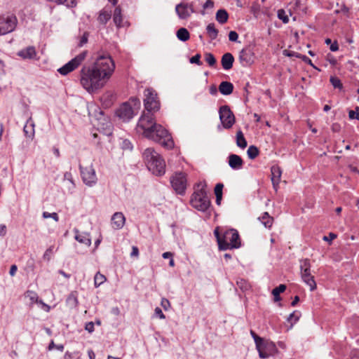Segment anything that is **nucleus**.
<instances>
[{"label":"nucleus","mask_w":359,"mask_h":359,"mask_svg":"<svg viewBox=\"0 0 359 359\" xmlns=\"http://www.w3.org/2000/svg\"><path fill=\"white\" fill-rule=\"evenodd\" d=\"M144 94L145 97L144 104L147 112H144L140 118L137 126V132L164 147L172 148L174 142L170 135L165 128L155 122L154 115L151 114L152 111H157L160 107L156 93L152 88H147Z\"/></svg>","instance_id":"nucleus-1"},{"label":"nucleus","mask_w":359,"mask_h":359,"mask_svg":"<svg viewBox=\"0 0 359 359\" xmlns=\"http://www.w3.org/2000/svg\"><path fill=\"white\" fill-rule=\"evenodd\" d=\"M107 81L93 67H83L81 70V83L88 92L102 88Z\"/></svg>","instance_id":"nucleus-2"},{"label":"nucleus","mask_w":359,"mask_h":359,"mask_svg":"<svg viewBox=\"0 0 359 359\" xmlns=\"http://www.w3.org/2000/svg\"><path fill=\"white\" fill-rule=\"evenodd\" d=\"M93 67L102 77L108 81L114 72L115 64L111 56L106 53L100 55L95 60Z\"/></svg>","instance_id":"nucleus-3"},{"label":"nucleus","mask_w":359,"mask_h":359,"mask_svg":"<svg viewBox=\"0 0 359 359\" xmlns=\"http://www.w3.org/2000/svg\"><path fill=\"white\" fill-rule=\"evenodd\" d=\"M205 183L198 184V189L193 194L191 198V204L193 208L199 211L205 212L210 206V201L205 190Z\"/></svg>","instance_id":"nucleus-4"},{"label":"nucleus","mask_w":359,"mask_h":359,"mask_svg":"<svg viewBox=\"0 0 359 359\" xmlns=\"http://www.w3.org/2000/svg\"><path fill=\"white\" fill-rule=\"evenodd\" d=\"M140 101L137 97H132L129 102L120 106L116 111L117 116L124 121L130 120L140 108Z\"/></svg>","instance_id":"nucleus-5"},{"label":"nucleus","mask_w":359,"mask_h":359,"mask_svg":"<svg viewBox=\"0 0 359 359\" xmlns=\"http://www.w3.org/2000/svg\"><path fill=\"white\" fill-rule=\"evenodd\" d=\"M240 246L239 235L234 229L226 231L222 235V239L219 241V249L221 250L238 248Z\"/></svg>","instance_id":"nucleus-6"},{"label":"nucleus","mask_w":359,"mask_h":359,"mask_svg":"<svg viewBox=\"0 0 359 359\" xmlns=\"http://www.w3.org/2000/svg\"><path fill=\"white\" fill-rule=\"evenodd\" d=\"M18 19L14 15H0V35H5L15 30Z\"/></svg>","instance_id":"nucleus-7"},{"label":"nucleus","mask_w":359,"mask_h":359,"mask_svg":"<svg viewBox=\"0 0 359 359\" xmlns=\"http://www.w3.org/2000/svg\"><path fill=\"white\" fill-rule=\"evenodd\" d=\"M87 55V52L83 51L79 55H77L75 57H74L72 60H71L69 62H68L67 64H65L64 66L58 69V72L62 75H67L69 72L74 71L75 69H76L81 62L85 60L86 57Z\"/></svg>","instance_id":"nucleus-8"},{"label":"nucleus","mask_w":359,"mask_h":359,"mask_svg":"<svg viewBox=\"0 0 359 359\" xmlns=\"http://www.w3.org/2000/svg\"><path fill=\"white\" fill-rule=\"evenodd\" d=\"M219 119L222 126L226 129L231 128L235 123V116L230 108L226 106H222L219 110Z\"/></svg>","instance_id":"nucleus-9"},{"label":"nucleus","mask_w":359,"mask_h":359,"mask_svg":"<svg viewBox=\"0 0 359 359\" xmlns=\"http://www.w3.org/2000/svg\"><path fill=\"white\" fill-rule=\"evenodd\" d=\"M172 188L179 194H184L187 188V177L183 172L175 173L170 180Z\"/></svg>","instance_id":"nucleus-10"},{"label":"nucleus","mask_w":359,"mask_h":359,"mask_svg":"<svg viewBox=\"0 0 359 359\" xmlns=\"http://www.w3.org/2000/svg\"><path fill=\"white\" fill-rule=\"evenodd\" d=\"M81 175L84 184L88 187H93L97 182V176L95 169L92 165L86 168H83L81 165H79Z\"/></svg>","instance_id":"nucleus-11"},{"label":"nucleus","mask_w":359,"mask_h":359,"mask_svg":"<svg viewBox=\"0 0 359 359\" xmlns=\"http://www.w3.org/2000/svg\"><path fill=\"white\" fill-rule=\"evenodd\" d=\"M256 348L261 358H266L277 351L276 345L273 342L264 341V340L260 344L257 341Z\"/></svg>","instance_id":"nucleus-12"},{"label":"nucleus","mask_w":359,"mask_h":359,"mask_svg":"<svg viewBox=\"0 0 359 359\" xmlns=\"http://www.w3.org/2000/svg\"><path fill=\"white\" fill-rule=\"evenodd\" d=\"M144 161L149 170H157L156 167L154 165V162L161 156L153 148L146 149L142 154Z\"/></svg>","instance_id":"nucleus-13"},{"label":"nucleus","mask_w":359,"mask_h":359,"mask_svg":"<svg viewBox=\"0 0 359 359\" xmlns=\"http://www.w3.org/2000/svg\"><path fill=\"white\" fill-rule=\"evenodd\" d=\"M175 12L179 18L184 20L191 15L194 9L191 4L180 3L175 6Z\"/></svg>","instance_id":"nucleus-14"},{"label":"nucleus","mask_w":359,"mask_h":359,"mask_svg":"<svg viewBox=\"0 0 359 359\" xmlns=\"http://www.w3.org/2000/svg\"><path fill=\"white\" fill-rule=\"evenodd\" d=\"M255 55L250 47L241 50L239 53V60L243 66H248L254 62Z\"/></svg>","instance_id":"nucleus-15"},{"label":"nucleus","mask_w":359,"mask_h":359,"mask_svg":"<svg viewBox=\"0 0 359 359\" xmlns=\"http://www.w3.org/2000/svg\"><path fill=\"white\" fill-rule=\"evenodd\" d=\"M301 277L303 282L309 286L311 291L316 289V283L314 280V276L311 273V270L302 271Z\"/></svg>","instance_id":"nucleus-16"},{"label":"nucleus","mask_w":359,"mask_h":359,"mask_svg":"<svg viewBox=\"0 0 359 359\" xmlns=\"http://www.w3.org/2000/svg\"><path fill=\"white\" fill-rule=\"evenodd\" d=\"M271 182L273 187L276 191H277L279 182L280 181L282 171L278 165H273L271 168Z\"/></svg>","instance_id":"nucleus-17"},{"label":"nucleus","mask_w":359,"mask_h":359,"mask_svg":"<svg viewBox=\"0 0 359 359\" xmlns=\"http://www.w3.org/2000/svg\"><path fill=\"white\" fill-rule=\"evenodd\" d=\"M126 222V218L123 214L121 212H115L111 217V224L115 229H121Z\"/></svg>","instance_id":"nucleus-18"},{"label":"nucleus","mask_w":359,"mask_h":359,"mask_svg":"<svg viewBox=\"0 0 359 359\" xmlns=\"http://www.w3.org/2000/svg\"><path fill=\"white\" fill-rule=\"evenodd\" d=\"M243 165V161L241 156L236 154L229 156V165L233 170H240Z\"/></svg>","instance_id":"nucleus-19"},{"label":"nucleus","mask_w":359,"mask_h":359,"mask_svg":"<svg viewBox=\"0 0 359 359\" xmlns=\"http://www.w3.org/2000/svg\"><path fill=\"white\" fill-rule=\"evenodd\" d=\"M74 231L75 233L74 238L78 242L83 243L86 246H90L91 245V238L89 233L85 232L80 233L79 230L76 229Z\"/></svg>","instance_id":"nucleus-20"},{"label":"nucleus","mask_w":359,"mask_h":359,"mask_svg":"<svg viewBox=\"0 0 359 359\" xmlns=\"http://www.w3.org/2000/svg\"><path fill=\"white\" fill-rule=\"evenodd\" d=\"M18 55L23 59H34L36 52L34 46H29L18 51Z\"/></svg>","instance_id":"nucleus-21"},{"label":"nucleus","mask_w":359,"mask_h":359,"mask_svg":"<svg viewBox=\"0 0 359 359\" xmlns=\"http://www.w3.org/2000/svg\"><path fill=\"white\" fill-rule=\"evenodd\" d=\"M154 165L156 167L157 170H150L153 174L161 176L165 173V163L161 156L155 160L154 162Z\"/></svg>","instance_id":"nucleus-22"},{"label":"nucleus","mask_w":359,"mask_h":359,"mask_svg":"<svg viewBox=\"0 0 359 359\" xmlns=\"http://www.w3.org/2000/svg\"><path fill=\"white\" fill-rule=\"evenodd\" d=\"M234 62V57L230 53H224L221 60L222 67L225 70H229L232 68Z\"/></svg>","instance_id":"nucleus-23"},{"label":"nucleus","mask_w":359,"mask_h":359,"mask_svg":"<svg viewBox=\"0 0 359 359\" xmlns=\"http://www.w3.org/2000/svg\"><path fill=\"white\" fill-rule=\"evenodd\" d=\"M26 137L33 138L34 136V123L32 118H29L23 128Z\"/></svg>","instance_id":"nucleus-24"},{"label":"nucleus","mask_w":359,"mask_h":359,"mask_svg":"<svg viewBox=\"0 0 359 359\" xmlns=\"http://www.w3.org/2000/svg\"><path fill=\"white\" fill-rule=\"evenodd\" d=\"M233 90V86L228 81H222L219 86V92L224 95H230Z\"/></svg>","instance_id":"nucleus-25"},{"label":"nucleus","mask_w":359,"mask_h":359,"mask_svg":"<svg viewBox=\"0 0 359 359\" xmlns=\"http://www.w3.org/2000/svg\"><path fill=\"white\" fill-rule=\"evenodd\" d=\"M258 219L266 228H270L273 222V218L271 217L268 212H265L261 217H258Z\"/></svg>","instance_id":"nucleus-26"},{"label":"nucleus","mask_w":359,"mask_h":359,"mask_svg":"<svg viewBox=\"0 0 359 359\" xmlns=\"http://www.w3.org/2000/svg\"><path fill=\"white\" fill-rule=\"evenodd\" d=\"M236 145L241 149H245L247 147L248 144H247V141L244 137V135L241 130H238L236 133Z\"/></svg>","instance_id":"nucleus-27"},{"label":"nucleus","mask_w":359,"mask_h":359,"mask_svg":"<svg viewBox=\"0 0 359 359\" xmlns=\"http://www.w3.org/2000/svg\"><path fill=\"white\" fill-rule=\"evenodd\" d=\"M177 37L182 41H187L190 38V34L186 28L182 27L177 31Z\"/></svg>","instance_id":"nucleus-28"},{"label":"nucleus","mask_w":359,"mask_h":359,"mask_svg":"<svg viewBox=\"0 0 359 359\" xmlns=\"http://www.w3.org/2000/svg\"><path fill=\"white\" fill-rule=\"evenodd\" d=\"M229 14L224 9H219L216 13V20L220 24H224L228 20Z\"/></svg>","instance_id":"nucleus-29"},{"label":"nucleus","mask_w":359,"mask_h":359,"mask_svg":"<svg viewBox=\"0 0 359 359\" xmlns=\"http://www.w3.org/2000/svg\"><path fill=\"white\" fill-rule=\"evenodd\" d=\"M111 11H107L106 10H102L100 11V15L98 16L97 20L101 24H106L108 20L111 18Z\"/></svg>","instance_id":"nucleus-30"},{"label":"nucleus","mask_w":359,"mask_h":359,"mask_svg":"<svg viewBox=\"0 0 359 359\" xmlns=\"http://www.w3.org/2000/svg\"><path fill=\"white\" fill-rule=\"evenodd\" d=\"M206 31L208 36L214 40L217 38L218 35V30L215 28V25L214 23H210L207 25Z\"/></svg>","instance_id":"nucleus-31"},{"label":"nucleus","mask_w":359,"mask_h":359,"mask_svg":"<svg viewBox=\"0 0 359 359\" xmlns=\"http://www.w3.org/2000/svg\"><path fill=\"white\" fill-rule=\"evenodd\" d=\"M224 185L222 183H218L216 184L215 187V194L216 196V203L217 205H220L221 201L222 198V189H223Z\"/></svg>","instance_id":"nucleus-32"},{"label":"nucleus","mask_w":359,"mask_h":359,"mask_svg":"<svg viewBox=\"0 0 359 359\" xmlns=\"http://www.w3.org/2000/svg\"><path fill=\"white\" fill-rule=\"evenodd\" d=\"M286 289V286L280 284L279 286L275 287L272 290V294L274 296V301L278 302L280 300V293L283 292Z\"/></svg>","instance_id":"nucleus-33"},{"label":"nucleus","mask_w":359,"mask_h":359,"mask_svg":"<svg viewBox=\"0 0 359 359\" xmlns=\"http://www.w3.org/2000/svg\"><path fill=\"white\" fill-rule=\"evenodd\" d=\"M113 20L117 27H121L122 23L121 10L120 7H116L114 12Z\"/></svg>","instance_id":"nucleus-34"},{"label":"nucleus","mask_w":359,"mask_h":359,"mask_svg":"<svg viewBox=\"0 0 359 359\" xmlns=\"http://www.w3.org/2000/svg\"><path fill=\"white\" fill-rule=\"evenodd\" d=\"M106 277L101 274L100 272H97L94 277V284L96 287H99L100 285L104 283L106 281Z\"/></svg>","instance_id":"nucleus-35"},{"label":"nucleus","mask_w":359,"mask_h":359,"mask_svg":"<svg viewBox=\"0 0 359 359\" xmlns=\"http://www.w3.org/2000/svg\"><path fill=\"white\" fill-rule=\"evenodd\" d=\"M247 154L249 158L254 159L258 156L259 150L257 147L251 145L248 147Z\"/></svg>","instance_id":"nucleus-36"},{"label":"nucleus","mask_w":359,"mask_h":359,"mask_svg":"<svg viewBox=\"0 0 359 359\" xmlns=\"http://www.w3.org/2000/svg\"><path fill=\"white\" fill-rule=\"evenodd\" d=\"M64 180L69 183L70 186L68 187L69 189H74L75 188V184L73 180V177L71 172H66L64 174Z\"/></svg>","instance_id":"nucleus-37"},{"label":"nucleus","mask_w":359,"mask_h":359,"mask_svg":"<svg viewBox=\"0 0 359 359\" xmlns=\"http://www.w3.org/2000/svg\"><path fill=\"white\" fill-rule=\"evenodd\" d=\"M205 60L210 67L215 66L217 62L215 56L211 53H205Z\"/></svg>","instance_id":"nucleus-38"},{"label":"nucleus","mask_w":359,"mask_h":359,"mask_svg":"<svg viewBox=\"0 0 359 359\" xmlns=\"http://www.w3.org/2000/svg\"><path fill=\"white\" fill-rule=\"evenodd\" d=\"M311 270V263L309 259H304L300 261V271Z\"/></svg>","instance_id":"nucleus-39"},{"label":"nucleus","mask_w":359,"mask_h":359,"mask_svg":"<svg viewBox=\"0 0 359 359\" xmlns=\"http://www.w3.org/2000/svg\"><path fill=\"white\" fill-rule=\"evenodd\" d=\"M330 81L334 88L341 89L343 87V85L340 79H338L337 77L331 76L330 79Z\"/></svg>","instance_id":"nucleus-40"},{"label":"nucleus","mask_w":359,"mask_h":359,"mask_svg":"<svg viewBox=\"0 0 359 359\" xmlns=\"http://www.w3.org/2000/svg\"><path fill=\"white\" fill-rule=\"evenodd\" d=\"M25 297L29 299L32 304L36 302L38 299L37 294L32 290L27 291L25 292Z\"/></svg>","instance_id":"nucleus-41"},{"label":"nucleus","mask_w":359,"mask_h":359,"mask_svg":"<svg viewBox=\"0 0 359 359\" xmlns=\"http://www.w3.org/2000/svg\"><path fill=\"white\" fill-rule=\"evenodd\" d=\"M300 314L299 313H296L295 311L290 313L287 318V321L291 323L290 327H292L293 324L298 321L299 318Z\"/></svg>","instance_id":"nucleus-42"},{"label":"nucleus","mask_w":359,"mask_h":359,"mask_svg":"<svg viewBox=\"0 0 359 359\" xmlns=\"http://www.w3.org/2000/svg\"><path fill=\"white\" fill-rule=\"evenodd\" d=\"M80 353L79 351H74L73 353L67 351L64 355V359H79Z\"/></svg>","instance_id":"nucleus-43"},{"label":"nucleus","mask_w":359,"mask_h":359,"mask_svg":"<svg viewBox=\"0 0 359 359\" xmlns=\"http://www.w3.org/2000/svg\"><path fill=\"white\" fill-rule=\"evenodd\" d=\"M278 18L284 23H287L289 22V18L283 9H280L278 11Z\"/></svg>","instance_id":"nucleus-44"},{"label":"nucleus","mask_w":359,"mask_h":359,"mask_svg":"<svg viewBox=\"0 0 359 359\" xmlns=\"http://www.w3.org/2000/svg\"><path fill=\"white\" fill-rule=\"evenodd\" d=\"M189 62L192 64H196L198 65H201L202 62L201 61V55L196 54L192 57L190 58Z\"/></svg>","instance_id":"nucleus-45"},{"label":"nucleus","mask_w":359,"mask_h":359,"mask_svg":"<svg viewBox=\"0 0 359 359\" xmlns=\"http://www.w3.org/2000/svg\"><path fill=\"white\" fill-rule=\"evenodd\" d=\"M359 107H356V110H350L348 112V116L351 119L359 120Z\"/></svg>","instance_id":"nucleus-46"},{"label":"nucleus","mask_w":359,"mask_h":359,"mask_svg":"<svg viewBox=\"0 0 359 359\" xmlns=\"http://www.w3.org/2000/svg\"><path fill=\"white\" fill-rule=\"evenodd\" d=\"M55 348L60 351H62L64 350V346L62 344L55 345L54 341L52 340L49 344L48 348L49 351H51Z\"/></svg>","instance_id":"nucleus-47"},{"label":"nucleus","mask_w":359,"mask_h":359,"mask_svg":"<svg viewBox=\"0 0 359 359\" xmlns=\"http://www.w3.org/2000/svg\"><path fill=\"white\" fill-rule=\"evenodd\" d=\"M67 302L69 304H72L73 306H76L78 304V300L74 294H71L68 298Z\"/></svg>","instance_id":"nucleus-48"},{"label":"nucleus","mask_w":359,"mask_h":359,"mask_svg":"<svg viewBox=\"0 0 359 359\" xmlns=\"http://www.w3.org/2000/svg\"><path fill=\"white\" fill-rule=\"evenodd\" d=\"M161 305L165 311H167L170 306V303L166 298H162Z\"/></svg>","instance_id":"nucleus-49"},{"label":"nucleus","mask_w":359,"mask_h":359,"mask_svg":"<svg viewBox=\"0 0 359 359\" xmlns=\"http://www.w3.org/2000/svg\"><path fill=\"white\" fill-rule=\"evenodd\" d=\"M238 38V34L235 31H231L229 33V39L231 41H236Z\"/></svg>","instance_id":"nucleus-50"},{"label":"nucleus","mask_w":359,"mask_h":359,"mask_svg":"<svg viewBox=\"0 0 359 359\" xmlns=\"http://www.w3.org/2000/svg\"><path fill=\"white\" fill-rule=\"evenodd\" d=\"M155 315L161 319H165V316L163 314L162 310L159 307H156L154 310Z\"/></svg>","instance_id":"nucleus-51"},{"label":"nucleus","mask_w":359,"mask_h":359,"mask_svg":"<svg viewBox=\"0 0 359 359\" xmlns=\"http://www.w3.org/2000/svg\"><path fill=\"white\" fill-rule=\"evenodd\" d=\"M109 97H110V101H109V102L106 104L107 107H109L111 104V99L113 98V95L110 93H107L102 97V100H106L107 99H108Z\"/></svg>","instance_id":"nucleus-52"},{"label":"nucleus","mask_w":359,"mask_h":359,"mask_svg":"<svg viewBox=\"0 0 359 359\" xmlns=\"http://www.w3.org/2000/svg\"><path fill=\"white\" fill-rule=\"evenodd\" d=\"M85 329L90 333L93 332L94 331V323L93 322L88 323L86 325Z\"/></svg>","instance_id":"nucleus-53"},{"label":"nucleus","mask_w":359,"mask_h":359,"mask_svg":"<svg viewBox=\"0 0 359 359\" xmlns=\"http://www.w3.org/2000/svg\"><path fill=\"white\" fill-rule=\"evenodd\" d=\"M296 57L302 58L305 62H306V63H308V64H309V65L313 66L311 60L308 57H306V55H302L300 54H297Z\"/></svg>","instance_id":"nucleus-54"},{"label":"nucleus","mask_w":359,"mask_h":359,"mask_svg":"<svg viewBox=\"0 0 359 359\" xmlns=\"http://www.w3.org/2000/svg\"><path fill=\"white\" fill-rule=\"evenodd\" d=\"M88 34L87 33H84V34L82 36V37L81 38V40H80V42H79V46H82L83 45H84L85 43H87L88 41Z\"/></svg>","instance_id":"nucleus-55"},{"label":"nucleus","mask_w":359,"mask_h":359,"mask_svg":"<svg viewBox=\"0 0 359 359\" xmlns=\"http://www.w3.org/2000/svg\"><path fill=\"white\" fill-rule=\"evenodd\" d=\"M213 6L214 2L212 0H207L203 5V8H212Z\"/></svg>","instance_id":"nucleus-56"},{"label":"nucleus","mask_w":359,"mask_h":359,"mask_svg":"<svg viewBox=\"0 0 359 359\" xmlns=\"http://www.w3.org/2000/svg\"><path fill=\"white\" fill-rule=\"evenodd\" d=\"M139 255V250L136 246H133L132 248V252L130 253L131 257H137Z\"/></svg>","instance_id":"nucleus-57"},{"label":"nucleus","mask_w":359,"mask_h":359,"mask_svg":"<svg viewBox=\"0 0 359 359\" xmlns=\"http://www.w3.org/2000/svg\"><path fill=\"white\" fill-rule=\"evenodd\" d=\"M327 60L330 62V64H332V65H335L337 64V60L334 58V56H332V55L329 54L327 55Z\"/></svg>","instance_id":"nucleus-58"},{"label":"nucleus","mask_w":359,"mask_h":359,"mask_svg":"<svg viewBox=\"0 0 359 359\" xmlns=\"http://www.w3.org/2000/svg\"><path fill=\"white\" fill-rule=\"evenodd\" d=\"M250 333L255 343L257 341L258 344H260L263 341V339L261 337H258L253 331H251Z\"/></svg>","instance_id":"nucleus-59"},{"label":"nucleus","mask_w":359,"mask_h":359,"mask_svg":"<svg viewBox=\"0 0 359 359\" xmlns=\"http://www.w3.org/2000/svg\"><path fill=\"white\" fill-rule=\"evenodd\" d=\"M18 270V267L16 265L13 264L11 266L9 273L11 276H14L16 273V271Z\"/></svg>","instance_id":"nucleus-60"},{"label":"nucleus","mask_w":359,"mask_h":359,"mask_svg":"<svg viewBox=\"0 0 359 359\" xmlns=\"http://www.w3.org/2000/svg\"><path fill=\"white\" fill-rule=\"evenodd\" d=\"M337 238V235L333 233H330L328 236H324L323 240L324 241H332L334 238Z\"/></svg>","instance_id":"nucleus-61"},{"label":"nucleus","mask_w":359,"mask_h":359,"mask_svg":"<svg viewBox=\"0 0 359 359\" xmlns=\"http://www.w3.org/2000/svg\"><path fill=\"white\" fill-rule=\"evenodd\" d=\"M6 233V226L5 224H0V236H4Z\"/></svg>","instance_id":"nucleus-62"},{"label":"nucleus","mask_w":359,"mask_h":359,"mask_svg":"<svg viewBox=\"0 0 359 359\" xmlns=\"http://www.w3.org/2000/svg\"><path fill=\"white\" fill-rule=\"evenodd\" d=\"M330 48L332 51H337L339 49V46L337 43L334 41V43H331Z\"/></svg>","instance_id":"nucleus-63"},{"label":"nucleus","mask_w":359,"mask_h":359,"mask_svg":"<svg viewBox=\"0 0 359 359\" xmlns=\"http://www.w3.org/2000/svg\"><path fill=\"white\" fill-rule=\"evenodd\" d=\"M162 257L164 259H168V258L171 259L173 257V255H172V253H171L170 252H165L163 253Z\"/></svg>","instance_id":"nucleus-64"}]
</instances>
